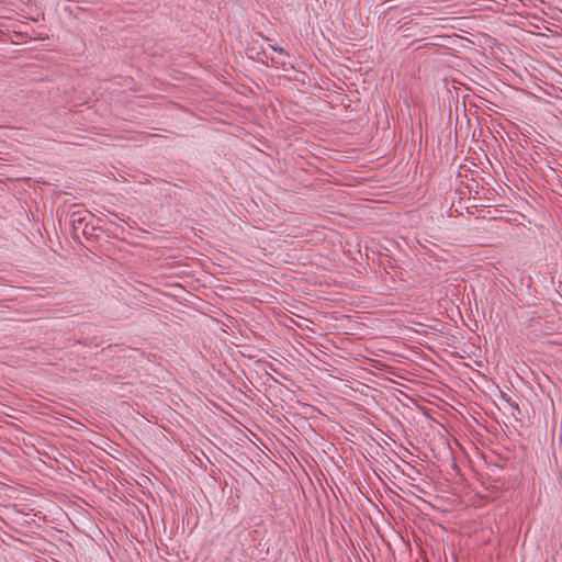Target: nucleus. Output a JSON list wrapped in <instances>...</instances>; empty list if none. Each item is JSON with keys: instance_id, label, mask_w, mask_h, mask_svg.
Segmentation results:
<instances>
[{"instance_id": "obj_1", "label": "nucleus", "mask_w": 562, "mask_h": 562, "mask_svg": "<svg viewBox=\"0 0 562 562\" xmlns=\"http://www.w3.org/2000/svg\"><path fill=\"white\" fill-rule=\"evenodd\" d=\"M88 217L89 214L87 212H72L70 214L69 222L72 225L74 229H80L82 231V234H86V227L88 226Z\"/></svg>"}, {"instance_id": "obj_2", "label": "nucleus", "mask_w": 562, "mask_h": 562, "mask_svg": "<svg viewBox=\"0 0 562 562\" xmlns=\"http://www.w3.org/2000/svg\"><path fill=\"white\" fill-rule=\"evenodd\" d=\"M271 48L279 54L278 57H271L272 65L285 68L288 65L285 57H288L289 54L282 47L271 46Z\"/></svg>"}, {"instance_id": "obj_3", "label": "nucleus", "mask_w": 562, "mask_h": 562, "mask_svg": "<svg viewBox=\"0 0 562 562\" xmlns=\"http://www.w3.org/2000/svg\"><path fill=\"white\" fill-rule=\"evenodd\" d=\"M521 149H524V145H522V143H520V142H517V143H510V146L508 147V150H509L510 153H514V151H515L517 155H519V156H520V159H522V160H525V161H526V160H527V157H526V155L521 151Z\"/></svg>"}, {"instance_id": "obj_4", "label": "nucleus", "mask_w": 562, "mask_h": 562, "mask_svg": "<svg viewBox=\"0 0 562 562\" xmlns=\"http://www.w3.org/2000/svg\"><path fill=\"white\" fill-rule=\"evenodd\" d=\"M526 155L529 156V158L536 162L542 159L541 153L537 150L536 146H533V153H527Z\"/></svg>"}, {"instance_id": "obj_5", "label": "nucleus", "mask_w": 562, "mask_h": 562, "mask_svg": "<svg viewBox=\"0 0 562 562\" xmlns=\"http://www.w3.org/2000/svg\"><path fill=\"white\" fill-rule=\"evenodd\" d=\"M512 415L516 417V413L520 414V408L516 403H509Z\"/></svg>"}, {"instance_id": "obj_6", "label": "nucleus", "mask_w": 562, "mask_h": 562, "mask_svg": "<svg viewBox=\"0 0 562 562\" xmlns=\"http://www.w3.org/2000/svg\"><path fill=\"white\" fill-rule=\"evenodd\" d=\"M472 140H477V139H476L475 131H474V132H473V134H472Z\"/></svg>"}, {"instance_id": "obj_7", "label": "nucleus", "mask_w": 562, "mask_h": 562, "mask_svg": "<svg viewBox=\"0 0 562 562\" xmlns=\"http://www.w3.org/2000/svg\"><path fill=\"white\" fill-rule=\"evenodd\" d=\"M480 136L487 137L486 135L483 134V130L482 128L480 130Z\"/></svg>"}]
</instances>
